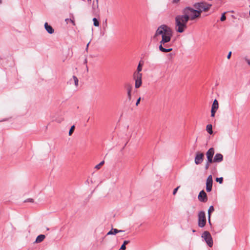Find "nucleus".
<instances>
[{"label":"nucleus","mask_w":250,"mask_h":250,"mask_svg":"<svg viewBox=\"0 0 250 250\" xmlns=\"http://www.w3.org/2000/svg\"><path fill=\"white\" fill-rule=\"evenodd\" d=\"M176 31L178 33H183L187 28V24L189 20V17L187 14L177 15L175 17Z\"/></svg>","instance_id":"nucleus-1"},{"label":"nucleus","mask_w":250,"mask_h":250,"mask_svg":"<svg viewBox=\"0 0 250 250\" xmlns=\"http://www.w3.org/2000/svg\"><path fill=\"white\" fill-rule=\"evenodd\" d=\"M169 32H171L170 28L165 24L160 26L156 31L153 38L156 40H158L160 35L163 37V35L166 34Z\"/></svg>","instance_id":"nucleus-2"},{"label":"nucleus","mask_w":250,"mask_h":250,"mask_svg":"<svg viewBox=\"0 0 250 250\" xmlns=\"http://www.w3.org/2000/svg\"><path fill=\"white\" fill-rule=\"evenodd\" d=\"M183 13L187 14L189 17V19L193 20L200 17L201 13L196 9H194L189 7H186L183 10Z\"/></svg>","instance_id":"nucleus-3"},{"label":"nucleus","mask_w":250,"mask_h":250,"mask_svg":"<svg viewBox=\"0 0 250 250\" xmlns=\"http://www.w3.org/2000/svg\"><path fill=\"white\" fill-rule=\"evenodd\" d=\"M171 31L167 33H166V35H163V37H162V40L159 42V49L160 51H167L169 49H164L162 45L164 44V43H168L171 40Z\"/></svg>","instance_id":"nucleus-4"},{"label":"nucleus","mask_w":250,"mask_h":250,"mask_svg":"<svg viewBox=\"0 0 250 250\" xmlns=\"http://www.w3.org/2000/svg\"><path fill=\"white\" fill-rule=\"evenodd\" d=\"M211 6V4L205 2H201L196 3L194 4V7L197 10L200 11L201 13L203 11H206Z\"/></svg>","instance_id":"nucleus-5"},{"label":"nucleus","mask_w":250,"mask_h":250,"mask_svg":"<svg viewBox=\"0 0 250 250\" xmlns=\"http://www.w3.org/2000/svg\"><path fill=\"white\" fill-rule=\"evenodd\" d=\"M207 222L205 212L201 210L198 214V225L200 228H203L205 226Z\"/></svg>","instance_id":"nucleus-6"},{"label":"nucleus","mask_w":250,"mask_h":250,"mask_svg":"<svg viewBox=\"0 0 250 250\" xmlns=\"http://www.w3.org/2000/svg\"><path fill=\"white\" fill-rule=\"evenodd\" d=\"M202 237L204 239L205 241L209 247H211L213 245V240L211 234L208 231H204Z\"/></svg>","instance_id":"nucleus-7"},{"label":"nucleus","mask_w":250,"mask_h":250,"mask_svg":"<svg viewBox=\"0 0 250 250\" xmlns=\"http://www.w3.org/2000/svg\"><path fill=\"white\" fill-rule=\"evenodd\" d=\"M204 154L202 152L197 151L196 152L194 163L196 165L201 164L204 161Z\"/></svg>","instance_id":"nucleus-8"},{"label":"nucleus","mask_w":250,"mask_h":250,"mask_svg":"<svg viewBox=\"0 0 250 250\" xmlns=\"http://www.w3.org/2000/svg\"><path fill=\"white\" fill-rule=\"evenodd\" d=\"M142 73H134V77L135 80V87L139 88L142 84Z\"/></svg>","instance_id":"nucleus-9"},{"label":"nucleus","mask_w":250,"mask_h":250,"mask_svg":"<svg viewBox=\"0 0 250 250\" xmlns=\"http://www.w3.org/2000/svg\"><path fill=\"white\" fill-rule=\"evenodd\" d=\"M212 183H213V180H212V177L211 175H209L208 176L206 179V191L208 192H210L212 190Z\"/></svg>","instance_id":"nucleus-10"},{"label":"nucleus","mask_w":250,"mask_h":250,"mask_svg":"<svg viewBox=\"0 0 250 250\" xmlns=\"http://www.w3.org/2000/svg\"><path fill=\"white\" fill-rule=\"evenodd\" d=\"M198 200L202 202H206L208 200L207 195L204 190L201 191L198 196Z\"/></svg>","instance_id":"nucleus-11"},{"label":"nucleus","mask_w":250,"mask_h":250,"mask_svg":"<svg viewBox=\"0 0 250 250\" xmlns=\"http://www.w3.org/2000/svg\"><path fill=\"white\" fill-rule=\"evenodd\" d=\"M214 163H219L223 161V156L221 153H216L214 158Z\"/></svg>","instance_id":"nucleus-12"},{"label":"nucleus","mask_w":250,"mask_h":250,"mask_svg":"<svg viewBox=\"0 0 250 250\" xmlns=\"http://www.w3.org/2000/svg\"><path fill=\"white\" fill-rule=\"evenodd\" d=\"M44 28L47 32L50 34H52L54 32V30L53 27L49 25L47 22L44 23Z\"/></svg>","instance_id":"nucleus-13"},{"label":"nucleus","mask_w":250,"mask_h":250,"mask_svg":"<svg viewBox=\"0 0 250 250\" xmlns=\"http://www.w3.org/2000/svg\"><path fill=\"white\" fill-rule=\"evenodd\" d=\"M124 230H119L117 229H113L112 228L109 231H108L106 234V235H115L118 232H124Z\"/></svg>","instance_id":"nucleus-14"},{"label":"nucleus","mask_w":250,"mask_h":250,"mask_svg":"<svg viewBox=\"0 0 250 250\" xmlns=\"http://www.w3.org/2000/svg\"><path fill=\"white\" fill-rule=\"evenodd\" d=\"M214 154V149L213 147L210 148L206 152L207 157L213 158Z\"/></svg>","instance_id":"nucleus-15"},{"label":"nucleus","mask_w":250,"mask_h":250,"mask_svg":"<svg viewBox=\"0 0 250 250\" xmlns=\"http://www.w3.org/2000/svg\"><path fill=\"white\" fill-rule=\"evenodd\" d=\"M162 46L165 49H170L167 51H162V52L167 53V52H169L172 50V48H171V45H169L168 43H164V44H162Z\"/></svg>","instance_id":"nucleus-16"},{"label":"nucleus","mask_w":250,"mask_h":250,"mask_svg":"<svg viewBox=\"0 0 250 250\" xmlns=\"http://www.w3.org/2000/svg\"><path fill=\"white\" fill-rule=\"evenodd\" d=\"M45 236L43 234H40L37 236L36 238L35 242L36 243H40L42 242L45 238Z\"/></svg>","instance_id":"nucleus-17"},{"label":"nucleus","mask_w":250,"mask_h":250,"mask_svg":"<svg viewBox=\"0 0 250 250\" xmlns=\"http://www.w3.org/2000/svg\"><path fill=\"white\" fill-rule=\"evenodd\" d=\"M73 80L74 82L75 85L77 87L78 86L79 83V80L77 77L75 76H73L72 79L70 80V83H71L72 81Z\"/></svg>","instance_id":"nucleus-18"},{"label":"nucleus","mask_w":250,"mask_h":250,"mask_svg":"<svg viewBox=\"0 0 250 250\" xmlns=\"http://www.w3.org/2000/svg\"><path fill=\"white\" fill-rule=\"evenodd\" d=\"M131 90H132V86H131V85H130V84H128L127 86V96H128V98H129V99H131Z\"/></svg>","instance_id":"nucleus-19"},{"label":"nucleus","mask_w":250,"mask_h":250,"mask_svg":"<svg viewBox=\"0 0 250 250\" xmlns=\"http://www.w3.org/2000/svg\"><path fill=\"white\" fill-rule=\"evenodd\" d=\"M212 109H216L217 110L218 108V103L216 99H215L213 102V104H212L211 106Z\"/></svg>","instance_id":"nucleus-20"},{"label":"nucleus","mask_w":250,"mask_h":250,"mask_svg":"<svg viewBox=\"0 0 250 250\" xmlns=\"http://www.w3.org/2000/svg\"><path fill=\"white\" fill-rule=\"evenodd\" d=\"M206 130L209 134H212V126L211 124L208 125L206 127Z\"/></svg>","instance_id":"nucleus-21"},{"label":"nucleus","mask_w":250,"mask_h":250,"mask_svg":"<svg viewBox=\"0 0 250 250\" xmlns=\"http://www.w3.org/2000/svg\"><path fill=\"white\" fill-rule=\"evenodd\" d=\"M129 243V241L125 240L124 241L123 245L121 246L120 249L121 250H125L126 249L125 245Z\"/></svg>","instance_id":"nucleus-22"},{"label":"nucleus","mask_w":250,"mask_h":250,"mask_svg":"<svg viewBox=\"0 0 250 250\" xmlns=\"http://www.w3.org/2000/svg\"><path fill=\"white\" fill-rule=\"evenodd\" d=\"M214 207L213 206H210L208 209V216H211V213L214 211Z\"/></svg>","instance_id":"nucleus-23"},{"label":"nucleus","mask_w":250,"mask_h":250,"mask_svg":"<svg viewBox=\"0 0 250 250\" xmlns=\"http://www.w3.org/2000/svg\"><path fill=\"white\" fill-rule=\"evenodd\" d=\"M93 25L95 26L98 27L99 26V22L98 20L96 18H94L93 19Z\"/></svg>","instance_id":"nucleus-24"},{"label":"nucleus","mask_w":250,"mask_h":250,"mask_svg":"<svg viewBox=\"0 0 250 250\" xmlns=\"http://www.w3.org/2000/svg\"><path fill=\"white\" fill-rule=\"evenodd\" d=\"M206 163L209 164H210L212 163H214V159L213 158L207 157Z\"/></svg>","instance_id":"nucleus-25"},{"label":"nucleus","mask_w":250,"mask_h":250,"mask_svg":"<svg viewBox=\"0 0 250 250\" xmlns=\"http://www.w3.org/2000/svg\"><path fill=\"white\" fill-rule=\"evenodd\" d=\"M217 182H218L219 184H222L223 182V177H219L216 178L215 179Z\"/></svg>","instance_id":"nucleus-26"},{"label":"nucleus","mask_w":250,"mask_h":250,"mask_svg":"<svg viewBox=\"0 0 250 250\" xmlns=\"http://www.w3.org/2000/svg\"><path fill=\"white\" fill-rule=\"evenodd\" d=\"M74 129H75V125H73L70 129H69V136H71L72 134V133L73 132L74 130Z\"/></svg>","instance_id":"nucleus-27"},{"label":"nucleus","mask_w":250,"mask_h":250,"mask_svg":"<svg viewBox=\"0 0 250 250\" xmlns=\"http://www.w3.org/2000/svg\"><path fill=\"white\" fill-rule=\"evenodd\" d=\"M142 70V65H141V63L140 62L138 65V67L137 68V72L136 73H140V72Z\"/></svg>","instance_id":"nucleus-28"},{"label":"nucleus","mask_w":250,"mask_h":250,"mask_svg":"<svg viewBox=\"0 0 250 250\" xmlns=\"http://www.w3.org/2000/svg\"><path fill=\"white\" fill-rule=\"evenodd\" d=\"M104 161L101 162L98 165H96L95 167V168L96 169H99L101 166H102L104 164Z\"/></svg>","instance_id":"nucleus-29"},{"label":"nucleus","mask_w":250,"mask_h":250,"mask_svg":"<svg viewBox=\"0 0 250 250\" xmlns=\"http://www.w3.org/2000/svg\"><path fill=\"white\" fill-rule=\"evenodd\" d=\"M225 14H226V12H224V13H223L222 14L221 17L220 18V21H224L226 20V16H225Z\"/></svg>","instance_id":"nucleus-30"},{"label":"nucleus","mask_w":250,"mask_h":250,"mask_svg":"<svg viewBox=\"0 0 250 250\" xmlns=\"http://www.w3.org/2000/svg\"><path fill=\"white\" fill-rule=\"evenodd\" d=\"M216 109H211V117H214L215 116V112L216 111Z\"/></svg>","instance_id":"nucleus-31"},{"label":"nucleus","mask_w":250,"mask_h":250,"mask_svg":"<svg viewBox=\"0 0 250 250\" xmlns=\"http://www.w3.org/2000/svg\"><path fill=\"white\" fill-rule=\"evenodd\" d=\"M209 165H210V164L207 163L206 162L205 166V169L206 170H208L209 167Z\"/></svg>","instance_id":"nucleus-32"},{"label":"nucleus","mask_w":250,"mask_h":250,"mask_svg":"<svg viewBox=\"0 0 250 250\" xmlns=\"http://www.w3.org/2000/svg\"><path fill=\"white\" fill-rule=\"evenodd\" d=\"M244 59L246 61V62L248 63V64L250 66V60L248 59L247 57H245Z\"/></svg>","instance_id":"nucleus-33"},{"label":"nucleus","mask_w":250,"mask_h":250,"mask_svg":"<svg viewBox=\"0 0 250 250\" xmlns=\"http://www.w3.org/2000/svg\"><path fill=\"white\" fill-rule=\"evenodd\" d=\"M179 188V187H178L174 189L173 191V195H175L176 193V192H177Z\"/></svg>","instance_id":"nucleus-34"},{"label":"nucleus","mask_w":250,"mask_h":250,"mask_svg":"<svg viewBox=\"0 0 250 250\" xmlns=\"http://www.w3.org/2000/svg\"><path fill=\"white\" fill-rule=\"evenodd\" d=\"M25 202H33V199H32V198H29V199H28L26 200H25Z\"/></svg>","instance_id":"nucleus-35"},{"label":"nucleus","mask_w":250,"mask_h":250,"mask_svg":"<svg viewBox=\"0 0 250 250\" xmlns=\"http://www.w3.org/2000/svg\"><path fill=\"white\" fill-rule=\"evenodd\" d=\"M231 51H230V52L228 53V55H227V58H228V59H229L230 58V57H231Z\"/></svg>","instance_id":"nucleus-36"},{"label":"nucleus","mask_w":250,"mask_h":250,"mask_svg":"<svg viewBox=\"0 0 250 250\" xmlns=\"http://www.w3.org/2000/svg\"><path fill=\"white\" fill-rule=\"evenodd\" d=\"M140 100H141V98L140 97V98H139L137 99V101H136V105H138V104L140 103Z\"/></svg>","instance_id":"nucleus-37"},{"label":"nucleus","mask_w":250,"mask_h":250,"mask_svg":"<svg viewBox=\"0 0 250 250\" xmlns=\"http://www.w3.org/2000/svg\"><path fill=\"white\" fill-rule=\"evenodd\" d=\"M180 0H172V3H177Z\"/></svg>","instance_id":"nucleus-38"},{"label":"nucleus","mask_w":250,"mask_h":250,"mask_svg":"<svg viewBox=\"0 0 250 250\" xmlns=\"http://www.w3.org/2000/svg\"><path fill=\"white\" fill-rule=\"evenodd\" d=\"M210 218H211V216H208V222L209 224L211 225Z\"/></svg>","instance_id":"nucleus-39"},{"label":"nucleus","mask_w":250,"mask_h":250,"mask_svg":"<svg viewBox=\"0 0 250 250\" xmlns=\"http://www.w3.org/2000/svg\"><path fill=\"white\" fill-rule=\"evenodd\" d=\"M106 27H107V20L106 19L105 20V24H104V29L105 30Z\"/></svg>","instance_id":"nucleus-40"},{"label":"nucleus","mask_w":250,"mask_h":250,"mask_svg":"<svg viewBox=\"0 0 250 250\" xmlns=\"http://www.w3.org/2000/svg\"><path fill=\"white\" fill-rule=\"evenodd\" d=\"M69 20H70V21L73 24V25H75V23L74 21L72 20V19H69Z\"/></svg>","instance_id":"nucleus-41"},{"label":"nucleus","mask_w":250,"mask_h":250,"mask_svg":"<svg viewBox=\"0 0 250 250\" xmlns=\"http://www.w3.org/2000/svg\"><path fill=\"white\" fill-rule=\"evenodd\" d=\"M62 120H56V122L58 123H61Z\"/></svg>","instance_id":"nucleus-42"},{"label":"nucleus","mask_w":250,"mask_h":250,"mask_svg":"<svg viewBox=\"0 0 250 250\" xmlns=\"http://www.w3.org/2000/svg\"><path fill=\"white\" fill-rule=\"evenodd\" d=\"M69 19H66L65 21H66V22H67V23L68 21H70V20H69Z\"/></svg>","instance_id":"nucleus-43"},{"label":"nucleus","mask_w":250,"mask_h":250,"mask_svg":"<svg viewBox=\"0 0 250 250\" xmlns=\"http://www.w3.org/2000/svg\"><path fill=\"white\" fill-rule=\"evenodd\" d=\"M89 43H90V42H89L87 44V45H86V50L88 49V45H89Z\"/></svg>","instance_id":"nucleus-44"},{"label":"nucleus","mask_w":250,"mask_h":250,"mask_svg":"<svg viewBox=\"0 0 250 250\" xmlns=\"http://www.w3.org/2000/svg\"><path fill=\"white\" fill-rule=\"evenodd\" d=\"M84 62V63H87V59H85Z\"/></svg>","instance_id":"nucleus-45"},{"label":"nucleus","mask_w":250,"mask_h":250,"mask_svg":"<svg viewBox=\"0 0 250 250\" xmlns=\"http://www.w3.org/2000/svg\"><path fill=\"white\" fill-rule=\"evenodd\" d=\"M195 231H195V230H194V229H192V232H195Z\"/></svg>","instance_id":"nucleus-46"},{"label":"nucleus","mask_w":250,"mask_h":250,"mask_svg":"<svg viewBox=\"0 0 250 250\" xmlns=\"http://www.w3.org/2000/svg\"><path fill=\"white\" fill-rule=\"evenodd\" d=\"M91 0H87V1H88V2H90L91 1Z\"/></svg>","instance_id":"nucleus-47"},{"label":"nucleus","mask_w":250,"mask_h":250,"mask_svg":"<svg viewBox=\"0 0 250 250\" xmlns=\"http://www.w3.org/2000/svg\"><path fill=\"white\" fill-rule=\"evenodd\" d=\"M86 70H87L88 71V67H87V66H86Z\"/></svg>","instance_id":"nucleus-48"},{"label":"nucleus","mask_w":250,"mask_h":250,"mask_svg":"<svg viewBox=\"0 0 250 250\" xmlns=\"http://www.w3.org/2000/svg\"><path fill=\"white\" fill-rule=\"evenodd\" d=\"M96 1H97V3H98V0H96Z\"/></svg>","instance_id":"nucleus-49"},{"label":"nucleus","mask_w":250,"mask_h":250,"mask_svg":"<svg viewBox=\"0 0 250 250\" xmlns=\"http://www.w3.org/2000/svg\"><path fill=\"white\" fill-rule=\"evenodd\" d=\"M2 2V0H0V3H1Z\"/></svg>","instance_id":"nucleus-50"}]
</instances>
